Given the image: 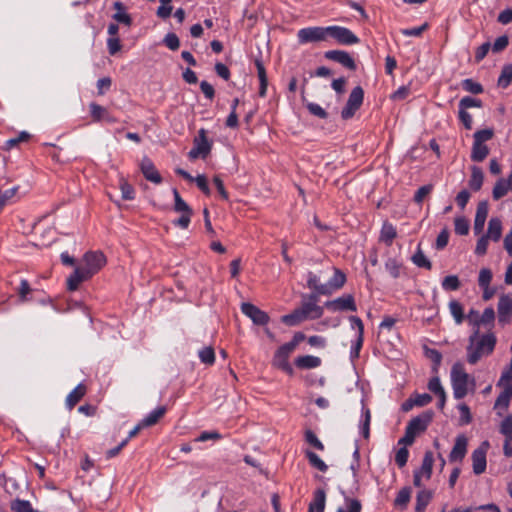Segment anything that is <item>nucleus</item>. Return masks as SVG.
<instances>
[{
  "label": "nucleus",
  "instance_id": "1",
  "mask_svg": "<svg viewBox=\"0 0 512 512\" xmlns=\"http://www.w3.org/2000/svg\"><path fill=\"white\" fill-rule=\"evenodd\" d=\"M319 296L317 294H305L302 296L300 307L294 309L291 313L283 315L281 322L287 326H296L305 320H316L323 316L324 307L317 303Z\"/></svg>",
  "mask_w": 512,
  "mask_h": 512
},
{
  "label": "nucleus",
  "instance_id": "2",
  "mask_svg": "<svg viewBox=\"0 0 512 512\" xmlns=\"http://www.w3.org/2000/svg\"><path fill=\"white\" fill-rule=\"evenodd\" d=\"M496 336L494 333H486L479 335V330H476L469 337V344L467 346V362L475 365L482 357L489 356L495 349Z\"/></svg>",
  "mask_w": 512,
  "mask_h": 512
},
{
  "label": "nucleus",
  "instance_id": "3",
  "mask_svg": "<svg viewBox=\"0 0 512 512\" xmlns=\"http://www.w3.org/2000/svg\"><path fill=\"white\" fill-rule=\"evenodd\" d=\"M451 386L455 399H463L469 391H474L476 382L465 371L464 365L456 362L451 368Z\"/></svg>",
  "mask_w": 512,
  "mask_h": 512
},
{
  "label": "nucleus",
  "instance_id": "4",
  "mask_svg": "<svg viewBox=\"0 0 512 512\" xmlns=\"http://www.w3.org/2000/svg\"><path fill=\"white\" fill-rule=\"evenodd\" d=\"M83 265L79 266L91 278L106 264V257L100 251H89L84 254Z\"/></svg>",
  "mask_w": 512,
  "mask_h": 512
},
{
  "label": "nucleus",
  "instance_id": "5",
  "mask_svg": "<svg viewBox=\"0 0 512 512\" xmlns=\"http://www.w3.org/2000/svg\"><path fill=\"white\" fill-rule=\"evenodd\" d=\"M212 142L207 138V132L201 128L193 142V148L189 151L188 157L191 160L198 158L205 159L211 152Z\"/></svg>",
  "mask_w": 512,
  "mask_h": 512
},
{
  "label": "nucleus",
  "instance_id": "6",
  "mask_svg": "<svg viewBox=\"0 0 512 512\" xmlns=\"http://www.w3.org/2000/svg\"><path fill=\"white\" fill-rule=\"evenodd\" d=\"M497 386L502 387L503 391L498 395L494 408L507 410L512 399V381L511 372H502Z\"/></svg>",
  "mask_w": 512,
  "mask_h": 512
},
{
  "label": "nucleus",
  "instance_id": "7",
  "mask_svg": "<svg viewBox=\"0 0 512 512\" xmlns=\"http://www.w3.org/2000/svg\"><path fill=\"white\" fill-rule=\"evenodd\" d=\"M329 26L327 27H306L297 32L298 42L307 44L313 42L326 41L329 38Z\"/></svg>",
  "mask_w": 512,
  "mask_h": 512
},
{
  "label": "nucleus",
  "instance_id": "8",
  "mask_svg": "<svg viewBox=\"0 0 512 512\" xmlns=\"http://www.w3.org/2000/svg\"><path fill=\"white\" fill-rule=\"evenodd\" d=\"M363 100L364 90L361 86H356L351 91L347 103L341 111V118L343 120L351 119L355 115L356 111L362 106Z\"/></svg>",
  "mask_w": 512,
  "mask_h": 512
},
{
  "label": "nucleus",
  "instance_id": "9",
  "mask_svg": "<svg viewBox=\"0 0 512 512\" xmlns=\"http://www.w3.org/2000/svg\"><path fill=\"white\" fill-rule=\"evenodd\" d=\"M295 350L287 343L281 345L274 353L272 365L286 374L292 376L294 370L289 363V357Z\"/></svg>",
  "mask_w": 512,
  "mask_h": 512
},
{
  "label": "nucleus",
  "instance_id": "10",
  "mask_svg": "<svg viewBox=\"0 0 512 512\" xmlns=\"http://www.w3.org/2000/svg\"><path fill=\"white\" fill-rule=\"evenodd\" d=\"M329 37L335 39L341 45H354L360 42V39L349 28L333 25L329 26Z\"/></svg>",
  "mask_w": 512,
  "mask_h": 512
},
{
  "label": "nucleus",
  "instance_id": "11",
  "mask_svg": "<svg viewBox=\"0 0 512 512\" xmlns=\"http://www.w3.org/2000/svg\"><path fill=\"white\" fill-rule=\"evenodd\" d=\"M324 307L331 312H355L357 310L355 299L352 294H345L336 299L328 300L324 303Z\"/></svg>",
  "mask_w": 512,
  "mask_h": 512
},
{
  "label": "nucleus",
  "instance_id": "12",
  "mask_svg": "<svg viewBox=\"0 0 512 512\" xmlns=\"http://www.w3.org/2000/svg\"><path fill=\"white\" fill-rule=\"evenodd\" d=\"M241 312L250 318L255 325L264 326L269 323V315L252 303H242Z\"/></svg>",
  "mask_w": 512,
  "mask_h": 512
},
{
  "label": "nucleus",
  "instance_id": "13",
  "mask_svg": "<svg viewBox=\"0 0 512 512\" xmlns=\"http://www.w3.org/2000/svg\"><path fill=\"white\" fill-rule=\"evenodd\" d=\"M489 448V442L484 441L477 449H475L472 453V466L473 472L476 475H480L485 472L487 461L486 454Z\"/></svg>",
  "mask_w": 512,
  "mask_h": 512
},
{
  "label": "nucleus",
  "instance_id": "14",
  "mask_svg": "<svg viewBox=\"0 0 512 512\" xmlns=\"http://www.w3.org/2000/svg\"><path fill=\"white\" fill-rule=\"evenodd\" d=\"M434 413L432 410H427L417 417L409 421L406 428L411 431L415 436L424 432L433 419Z\"/></svg>",
  "mask_w": 512,
  "mask_h": 512
},
{
  "label": "nucleus",
  "instance_id": "15",
  "mask_svg": "<svg viewBox=\"0 0 512 512\" xmlns=\"http://www.w3.org/2000/svg\"><path fill=\"white\" fill-rule=\"evenodd\" d=\"M325 58L331 61H335L341 64L343 67L349 70H356L357 66L354 59L350 54L343 50H329L324 54Z\"/></svg>",
  "mask_w": 512,
  "mask_h": 512
},
{
  "label": "nucleus",
  "instance_id": "16",
  "mask_svg": "<svg viewBox=\"0 0 512 512\" xmlns=\"http://www.w3.org/2000/svg\"><path fill=\"white\" fill-rule=\"evenodd\" d=\"M140 170L146 180L154 184L162 182V177L150 158L143 157L140 163Z\"/></svg>",
  "mask_w": 512,
  "mask_h": 512
},
{
  "label": "nucleus",
  "instance_id": "17",
  "mask_svg": "<svg viewBox=\"0 0 512 512\" xmlns=\"http://www.w3.org/2000/svg\"><path fill=\"white\" fill-rule=\"evenodd\" d=\"M498 321L505 325L510 322L512 317V298L508 295H502L498 301Z\"/></svg>",
  "mask_w": 512,
  "mask_h": 512
},
{
  "label": "nucleus",
  "instance_id": "18",
  "mask_svg": "<svg viewBox=\"0 0 512 512\" xmlns=\"http://www.w3.org/2000/svg\"><path fill=\"white\" fill-rule=\"evenodd\" d=\"M90 108V115L93 122H101L104 121L106 123H116L117 119L110 114V112L103 106L92 102L89 105Z\"/></svg>",
  "mask_w": 512,
  "mask_h": 512
},
{
  "label": "nucleus",
  "instance_id": "19",
  "mask_svg": "<svg viewBox=\"0 0 512 512\" xmlns=\"http://www.w3.org/2000/svg\"><path fill=\"white\" fill-rule=\"evenodd\" d=\"M468 440L464 435H459L455 439L454 446L449 454L450 462H461L467 453Z\"/></svg>",
  "mask_w": 512,
  "mask_h": 512
},
{
  "label": "nucleus",
  "instance_id": "20",
  "mask_svg": "<svg viewBox=\"0 0 512 512\" xmlns=\"http://www.w3.org/2000/svg\"><path fill=\"white\" fill-rule=\"evenodd\" d=\"M306 281L307 287L313 291L311 294H317V296L329 295V290L327 289L326 283H321L320 277L314 272L309 271L307 273Z\"/></svg>",
  "mask_w": 512,
  "mask_h": 512
},
{
  "label": "nucleus",
  "instance_id": "21",
  "mask_svg": "<svg viewBox=\"0 0 512 512\" xmlns=\"http://www.w3.org/2000/svg\"><path fill=\"white\" fill-rule=\"evenodd\" d=\"M488 216V204L482 201L478 204L474 219V233L476 235L482 233L484 225Z\"/></svg>",
  "mask_w": 512,
  "mask_h": 512
},
{
  "label": "nucleus",
  "instance_id": "22",
  "mask_svg": "<svg viewBox=\"0 0 512 512\" xmlns=\"http://www.w3.org/2000/svg\"><path fill=\"white\" fill-rule=\"evenodd\" d=\"M176 174L188 180L189 182H195L197 187L206 195L210 194V188L208 186L207 178L205 175H198L197 177H193L187 171L182 168H177L175 170Z\"/></svg>",
  "mask_w": 512,
  "mask_h": 512
},
{
  "label": "nucleus",
  "instance_id": "23",
  "mask_svg": "<svg viewBox=\"0 0 512 512\" xmlns=\"http://www.w3.org/2000/svg\"><path fill=\"white\" fill-rule=\"evenodd\" d=\"M87 393V387L84 383H79L66 397L65 405L68 410H72Z\"/></svg>",
  "mask_w": 512,
  "mask_h": 512
},
{
  "label": "nucleus",
  "instance_id": "24",
  "mask_svg": "<svg viewBox=\"0 0 512 512\" xmlns=\"http://www.w3.org/2000/svg\"><path fill=\"white\" fill-rule=\"evenodd\" d=\"M326 505V492L318 488L313 493V499L309 504L308 512H324Z\"/></svg>",
  "mask_w": 512,
  "mask_h": 512
},
{
  "label": "nucleus",
  "instance_id": "25",
  "mask_svg": "<svg viewBox=\"0 0 512 512\" xmlns=\"http://www.w3.org/2000/svg\"><path fill=\"white\" fill-rule=\"evenodd\" d=\"M88 279H90V277L78 266L67 278V289L69 291H76L79 288V285Z\"/></svg>",
  "mask_w": 512,
  "mask_h": 512
},
{
  "label": "nucleus",
  "instance_id": "26",
  "mask_svg": "<svg viewBox=\"0 0 512 512\" xmlns=\"http://www.w3.org/2000/svg\"><path fill=\"white\" fill-rule=\"evenodd\" d=\"M294 364L297 368L305 370V369H315L321 366L322 360L321 358L313 355H304L298 356Z\"/></svg>",
  "mask_w": 512,
  "mask_h": 512
},
{
  "label": "nucleus",
  "instance_id": "27",
  "mask_svg": "<svg viewBox=\"0 0 512 512\" xmlns=\"http://www.w3.org/2000/svg\"><path fill=\"white\" fill-rule=\"evenodd\" d=\"M346 283V275L338 268H334V274L326 283L329 295L341 289Z\"/></svg>",
  "mask_w": 512,
  "mask_h": 512
},
{
  "label": "nucleus",
  "instance_id": "28",
  "mask_svg": "<svg viewBox=\"0 0 512 512\" xmlns=\"http://www.w3.org/2000/svg\"><path fill=\"white\" fill-rule=\"evenodd\" d=\"M255 66L257 68V74L259 78V96L264 98L267 94V87H268V78L266 74V69L262 63L261 60L256 59L255 60Z\"/></svg>",
  "mask_w": 512,
  "mask_h": 512
},
{
  "label": "nucleus",
  "instance_id": "29",
  "mask_svg": "<svg viewBox=\"0 0 512 512\" xmlns=\"http://www.w3.org/2000/svg\"><path fill=\"white\" fill-rule=\"evenodd\" d=\"M396 237L397 231L394 225L385 221L380 231V241L384 242L387 246H391Z\"/></svg>",
  "mask_w": 512,
  "mask_h": 512
},
{
  "label": "nucleus",
  "instance_id": "30",
  "mask_svg": "<svg viewBox=\"0 0 512 512\" xmlns=\"http://www.w3.org/2000/svg\"><path fill=\"white\" fill-rule=\"evenodd\" d=\"M502 235V222L499 218H491L488 223V230L485 236L490 240L497 242Z\"/></svg>",
  "mask_w": 512,
  "mask_h": 512
},
{
  "label": "nucleus",
  "instance_id": "31",
  "mask_svg": "<svg viewBox=\"0 0 512 512\" xmlns=\"http://www.w3.org/2000/svg\"><path fill=\"white\" fill-rule=\"evenodd\" d=\"M489 152L486 144L473 142L470 158L473 162H482L487 158Z\"/></svg>",
  "mask_w": 512,
  "mask_h": 512
},
{
  "label": "nucleus",
  "instance_id": "32",
  "mask_svg": "<svg viewBox=\"0 0 512 512\" xmlns=\"http://www.w3.org/2000/svg\"><path fill=\"white\" fill-rule=\"evenodd\" d=\"M483 180L484 174L482 169L478 166H473L471 168V176L468 182L470 189L475 192L479 191L483 185Z\"/></svg>",
  "mask_w": 512,
  "mask_h": 512
},
{
  "label": "nucleus",
  "instance_id": "33",
  "mask_svg": "<svg viewBox=\"0 0 512 512\" xmlns=\"http://www.w3.org/2000/svg\"><path fill=\"white\" fill-rule=\"evenodd\" d=\"M167 408L165 406H159L151 411L145 418H143L142 426L151 427L158 423V421L166 414Z\"/></svg>",
  "mask_w": 512,
  "mask_h": 512
},
{
  "label": "nucleus",
  "instance_id": "34",
  "mask_svg": "<svg viewBox=\"0 0 512 512\" xmlns=\"http://www.w3.org/2000/svg\"><path fill=\"white\" fill-rule=\"evenodd\" d=\"M113 7L117 11L113 15V19L119 23L130 26L132 23V19H131L130 15L125 12L124 4L120 1H116V2H114Z\"/></svg>",
  "mask_w": 512,
  "mask_h": 512
},
{
  "label": "nucleus",
  "instance_id": "35",
  "mask_svg": "<svg viewBox=\"0 0 512 512\" xmlns=\"http://www.w3.org/2000/svg\"><path fill=\"white\" fill-rule=\"evenodd\" d=\"M433 497L429 490H421L416 496L415 512H424Z\"/></svg>",
  "mask_w": 512,
  "mask_h": 512
},
{
  "label": "nucleus",
  "instance_id": "36",
  "mask_svg": "<svg viewBox=\"0 0 512 512\" xmlns=\"http://www.w3.org/2000/svg\"><path fill=\"white\" fill-rule=\"evenodd\" d=\"M433 463H434L433 452L426 451L424 454V457H423L421 468L418 472L420 474H422L427 480L431 478Z\"/></svg>",
  "mask_w": 512,
  "mask_h": 512
},
{
  "label": "nucleus",
  "instance_id": "37",
  "mask_svg": "<svg viewBox=\"0 0 512 512\" xmlns=\"http://www.w3.org/2000/svg\"><path fill=\"white\" fill-rule=\"evenodd\" d=\"M448 307L456 324H462L465 318L462 304L457 300H451L448 304Z\"/></svg>",
  "mask_w": 512,
  "mask_h": 512
},
{
  "label": "nucleus",
  "instance_id": "38",
  "mask_svg": "<svg viewBox=\"0 0 512 512\" xmlns=\"http://www.w3.org/2000/svg\"><path fill=\"white\" fill-rule=\"evenodd\" d=\"M30 137L31 135L28 132L22 131L16 137L10 138L7 141H5L4 145L2 146V149L9 151L17 147L20 143L29 141Z\"/></svg>",
  "mask_w": 512,
  "mask_h": 512
},
{
  "label": "nucleus",
  "instance_id": "39",
  "mask_svg": "<svg viewBox=\"0 0 512 512\" xmlns=\"http://www.w3.org/2000/svg\"><path fill=\"white\" fill-rule=\"evenodd\" d=\"M461 87L464 91L469 92L471 94H481L484 91V88L481 83L476 82L471 78H467L461 81Z\"/></svg>",
  "mask_w": 512,
  "mask_h": 512
},
{
  "label": "nucleus",
  "instance_id": "40",
  "mask_svg": "<svg viewBox=\"0 0 512 512\" xmlns=\"http://www.w3.org/2000/svg\"><path fill=\"white\" fill-rule=\"evenodd\" d=\"M412 262L420 268H425L427 270L432 268V264L421 250L420 244L418 245L416 253L412 256Z\"/></svg>",
  "mask_w": 512,
  "mask_h": 512
},
{
  "label": "nucleus",
  "instance_id": "41",
  "mask_svg": "<svg viewBox=\"0 0 512 512\" xmlns=\"http://www.w3.org/2000/svg\"><path fill=\"white\" fill-rule=\"evenodd\" d=\"M305 455L312 467L321 472H326L328 470L327 464L313 451L308 450Z\"/></svg>",
  "mask_w": 512,
  "mask_h": 512
},
{
  "label": "nucleus",
  "instance_id": "42",
  "mask_svg": "<svg viewBox=\"0 0 512 512\" xmlns=\"http://www.w3.org/2000/svg\"><path fill=\"white\" fill-rule=\"evenodd\" d=\"M512 82V65H504L501 74L498 78V86L501 88H507Z\"/></svg>",
  "mask_w": 512,
  "mask_h": 512
},
{
  "label": "nucleus",
  "instance_id": "43",
  "mask_svg": "<svg viewBox=\"0 0 512 512\" xmlns=\"http://www.w3.org/2000/svg\"><path fill=\"white\" fill-rule=\"evenodd\" d=\"M411 497V489L409 487L402 488L394 501V505L402 509L406 508Z\"/></svg>",
  "mask_w": 512,
  "mask_h": 512
},
{
  "label": "nucleus",
  "instance_id": "44",
  "mask_svg": "<svg viewBox=\"0 0 512 512\" xmlns=\"http://www.w3.org/2000/svg\"><path fill=\"white\" fill-rule=\"evenodd\" d=\"M428 389L443 401H446V393L441 385L439 377L435 376L429 380Z\"/></svg>",
  "mask_w": 512,
  "mask_h": 512
},
{
  "label": "nucleus",
  "instance_id": "45",
  "mask_svg": "<svg viewBox=\"0 0 512 512\" xmlns=\"http://www.w3.org/2000/svg\"><path fill=\"white\" fill-rule=\"evenodd\" d=\"M174 210L180 213L193 212L190 206L183 200L177 189H173Z\"/></svg>",
  "mask_w": 512,
  "mask_h": 512
},
{
  "label": "nucleus",
  "instance_id": "46",
  "mask_svg": "<svg viewBox=\"0 0 512 512\" xmlns=\"http://www.w3.org/2000/svg\"><path fill=\"white\" fill-rule=\"evenodd\" d=\"M18 187H12L5 191H0V212L3 208L12 202V199L16 196Z\"/></svg>",
  "mask_w": 512,
  "mask_h": 512
},
{
  "label": "nucleus",
  "instance_id": "47",
  "mask_svg": "<svg viewBox=\"0 0 512 512\" xmlns=\"http://www.w3.org/2000/svg\"><path fill=\"white\" fill-rule=\"evenodd\" d=\"M441 285L445 291H456L460 288L461 283L456 275H449L442 280Z\"/></svg>",
  "mask_w": 512,
  "mask_h": 512
},
{
  "label": "nucleus",
  "instance_id": "48",
  "mask_svg": "<svg viewBox=\"0 0 512 512\" xmlns=\"http://www.w3.org/2000/svg\"><path fill=\"white\" fill-rule=\"evenodd\" d=\"M509 191L505 179H499L494 185L492 196L494 200H500L503 198Z\"/></svg>",
  "mask_w": 512,
  "mask_h": 512
},
{
  "label": "nucleus",
  "instance_id": "49",
  "mask_svg": "<svg viewBox=\"0 0 512 512\" xmlns=\"http://www.w3.org/2000/svg\"><path fill=\"white\" fill-rule=\"evenodd\" d=\"M493 137H494V131L491 128L477 130L473 134V142L485 144L486 141L491 140Z\"/></svg>",
  "mask_w": 512,
  "mask_h": 512
},
{
  "label": "nucleus",
  "instance_id": "50",
  "mask_svg": "<svg viewBox=\"0 0 512 512\" xmlns=\"http://www.w3.org/2000/svg\"><path fill=\"white\" fill-rule=\"evenodd\" d=\"M119 185L121 195L124 200H133L135 198V190L133 186L127 182V180L121 178Z\"/></svg>",
  "mask_w": 512,
  "mask_h": 512
},
{
  "label": "nucleus",
  "instance_id": "51",
  "mask_svg": "<svg viewBox=\"0 0 512 512\" xmlns=\"http://www.w3.org/2000/svg\"><path fill=\"white\" fill-rule=\"evenodd\" d=\"M455 233L461 236L469 233V221L465 217H456L454 220Z\"/></svg>",
  "mask_w": 512,
  "mask_h": 512
},
{
  "label": "nucleus",
  "instance_id": "52",
  "mask_svg": "<svg viewBox=\"0 0 512 512\" xmlns=\"http://www.w3.org/2000/svg\"><path fill=\"white\" fill-rule=\"evenodd\" d=\"M198 356L202 363L207 365H213L215 362V352L212 347H205L201 349Z\"/></svg>",
  "mask_w": 512,
  "mask_h": 512
},
{
  "label": "nucleus",
  "instance_id": "53",
  "mask_svg": "<svg viewBox=\"0 0 512 512\" xmlns=\"http://www.w3.org/2000/svg\"><path fill=\"white\" fill-rule=\"evenodd\" d=\"M428 28L429 24L425 22L419 27L401 29L400 33L406 37H420Z\"/></svg>",
  "mask_w": 512,
  "mask_h": 512
},
{
  "label": "nucleus",
  "instance_id": "54",
  "mask_svg": "<svg viewBox=\"0 0 512 512\" xmlns=\"http://www.w3.org/2000/svg\"><path fill=\"white\" fill-rule=\"evenodd\" d=\"M483 103L480 99L473 98L470 96H465L459 101V108L469 109V108H481Z\"/></svg>",
  "mask_w": 512,
  "mask_h": 512
},
{
  "label": "nucleus",
  "instance_id": "55",
  "mask_svg": "<svg viewBox=\"0 0 512 512\" xmlns=\"http://www.w3.org/2000/svg\"><path fill=\"white\" fill-rule=\"evenodd\" d=\"M499 431L505 439L512 441V415L507 416L500 424Z\"/></svg>",
  "mask_w": 512,
  "mask_h": 512
},
{
  "label": "nucleus",
  "instance_id": "56",
  "mask_svg": "<svg viewBox=\"0 0 512 512\" xmlns=\"http://www.w3.org/2000/svg\"><path fill=\"white\" fill-rule=\"evenodd\" d=\"M172 0H160L161 5L156 11V15L161 19H167L172 13V6L170 5Z\"/></svg>",
  "mask_w": 512,
  "mask_h": 512
},
{
  "label": "nucleus",
  "instance_id": "57",
  "mask_svg": "<svg viewBox=\"0 0 512 512\" xmlns=\"http://www.w3.org/2000/svg\"><path fill=\"white\" fill-rule=\"evenodd\" d=\"M433 190L432 184H427L421 186L414 194V202L417 204H421L425 197L428 196Z\"/></svg>",
  "mask_w": 512,
  "mask_h": 512
},
{
  "label": "nucleus",
  "instance_id": "58",
  "mask_svg": "<svg viewBox=\"0 0 512 512\" xmlns=\"http://www.w3.org/2000/svg\"><path fill=\"white\" fill-rule=\"evenodd\" d=\"M305 441L317 450H324L323 443L318 439L317 435L312 430H306Z\"/></svg>",
  "mask_w": 512,
  "mask_h": 512
},
{
  "label": "nucleus",
  "instance_id": "59",
  "mask_svg": "<svg viewBox=\"0 0 512 512\" xmlns=\"http://www.w3.org/2000/svg\"><path fill=\"white\" fill-rule=\"evenodd\" d=\"M306 108L312 115L320 119H326L328 117V113L317 103L309 102L306 104Z\"/></svg>",
  "mask_w": 512,
  "mask_h": 512
},
{
  "label": "nucleus",
  "instance_id": "60",
  "mask_svg": "<svg viewBox=\"0 0 512 512\" xmlns=\"http://www.w3.org/2000/svg\"><path fill=\"white\" fill-rule=\"evenodd\" d=\"M492 280V272L488 268H482L479 272L478 284L480 288H486Z\"/></svg>",
  "mask_w": 512,
  "mask_h": 512
},
{
  "label": "nucleus",
  "instance_id": "61",
  "mask_svg": "<svg viewBox=\"0 0 512 512\" xmlns=\"http://www.w3.org/2000/svg\"><path fill=\"white\" fill-rule=\"evenodd\" d=\"M508 45H509V38H508V36L503 35V36L498 37L494 41L493 45H491V50L493 53H500L503 50H505Z\"/></svg>",
  "mask_w": 512,
  "mask_h": 512
},
{
  "label": "nucleus",
  "instance_id": "62",
  "mask_svg": "<svg viewBox=\"0 0 512 512\" xmlns=\"http://www.w3.org/2000/svg\"><path fill=\"white\" fill-rule=\"evenodd\" d=\"M385 268L393 278H398L400 276L401 266L396 259H388L387 262L385 263Z\"/></svg>",
  "mask_w": 512,
  "mask_h": 512
},
{
  "label": "nucleus",
  "instance_id": "63",
  "mask_svg": "<svg viewBox=\"0 0 512 512\" xmlns=\"http://www.w3.org/2000/svg\"><path fill=\"white\" fill-rule=\"evenodd\" d=\"M163 43L172 51H176L180 46L179 38L175 33H168L164 37Z\"/></svg>",
  "mask_w": 512,
  "mask_h": 512
},
{
  "label": "nucleus",
  "instance_id": "64",
  "mask_svg": "<svg viewBox=\"0 0 512 512\" xmlns=\"http://www.w3.org/2000/svg\"><path fill=\"white\" fill-rule=\"evenodd\" d=\"M426 356L432 361L433 370L437 372L442 361V354L436 349H427Z\"/></svg>",
  "mask_w": 512,
  "mask_h": 512
}]
</instances>
